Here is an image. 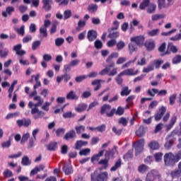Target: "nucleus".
Listing matches in <instances>:
<instances>
[{
    "instance_id": "1",
    "label": "nucleus",
    "mask_w": 181,
    "mask_h": 181,
    "mask_svg": "<svg viewBox=\"0 0 181 181\" xmlns=\"http://www.w3.org/2000/svg\"><path fill=\"white\" fill-rule=\"evenodd\" d=\"M119 54L118 52H112L111 54L106 59V63L108 64L101 71L99 72L100 76H105V74H109L110 71L112 67H115V63L112 61L114 59L118 58Z\"/></svg>"
},
{
    "instance_id": "2",
    "label": "nucleus",
    "mask_w": 181,
    "mask_h": 181,
    "mask_svg": "<svg viewBox=\"0 0 181 181\" xmlns=\"http://www.w3.org/2000/svg\"><path fill=\"white\" fill-rule=\"evenodd\" d=\"M91 181H108V173L107 171L98 173L95 170L90 174Z\"/></svg>"
},
{
    "instance_id": "3",
    "label": "nucleus",
    "mask_w": 181,
    "mask_h": 181,
    "mask_svg": "<svg viewBox=\"0 0 181 181\" xmlns=\"http://www.w3.org/2000/svg\"><path fill=\"white\" fill-rule=\"evenodd\" d=\"M164 163L165 166H171L173 167L177 163L176 158L175 157V154L173 153H166L163 157Z\"/></svg>"
},
{
    "instance_id": "4",
    "label": "nucleus",
    "mask_w": 181,
    "mask_h": 181,
    "mask_svg": "<svg viewBox=\"0 0 181 181\" xmlns=\"http://www.w3.org/2000/svg\"><path fill=\"white\" fill-rule=\"evenodd\" d=\"M148 95H150V97H155V94H157V95L160 97H163L164 95H166L168 94V90H160L156 89L155 88H153L151 90L148 89L147 90Z\"/></svg>"
},
{
    "instance_id": "5",
    "label": "nucleus",
    "mask_w": 181,
    "mask_h": 181,
    "mask_svg": "<svg viewBox=\"0 0 181 181\" xmlns=\"http://www.w3.org/2000/svg\"><path fill=\"white\" fill-rule=\"evenodd\" d=\"M124 107L119 106L117 107V110L115 108H112L110 112H106V117L108 118H112L114 117V115L116 114V115H124Z\"/></svg>"
},
{
    "instance_id": "6",
    "label": "nucleus",
    "mask_w": 181,
    "mask_h": 181,
    "mask_svg": "<svg viewBox=\"0 0 181 181\" xmlns=\"http://www.w3.org/2000/svg\"><path fill=\"white\" fill-rule=\"evenodd\" d=\"M166 106H161L160 108H158V112L154 115L155 121H160L163 115L166 114Z\"/></svg>"
},
{
    "instance_id": "7",
    "label": "nucleus",
    "mask_w": 181,
    "mask_h": 181,
    "mask_svg": "<svg viewBox=\"0 0 181 181\" xmlns=\"http://www.w3.org/2000/svg\"><path fill=\"white\" fill-rule=\"evenodd\" d=\"M130 40L137 46H139V47H142V46H144V42H145V37L144 35L135 36L132 37Z\"/></svg>"
},
{
    "instance_id": "8",
    "label": "nucleus",
    "mask_w": 181,
    "mask_h": 181,
    "mask_svg": "<svg viewBox=\"0 0 181 181\" xmlns=\"http://www.w3.org/2000/svg\"><path fill=\"white\" fill-rule=\"evenodd\" d=\"M176 122H177V116L176 115H173L169 121V123L165 126L166 131H170L173 127H175Z\"/></svg>"
},
{
    "instance_id": "9",
    "label": "nucleus",
    "mask_w": 181,
    "mask_h": 181,
    "mask_svg": "<svg viewBox=\"0 0 181 181\" xmlns=\"http://www.w3.org/2000/svg\"><path fill=\"white\" fill-rule=\"evenodd\" d=\"M144 46L148 52H152L156 47V43L153 40H147L144 43Z\"/></svg>"
},
{
    "instance_id": "10",
    "label": "nucleus",
    "mask_w": 181,
    "mask_h": 181,
    "mask_svg": "<svg viewBox=\"0 0 181 181\" xmlns=\"http://www.w3.org/2000/svg\"><path fill=\"white\" fill-rule=\"evenodd\" d=\"M170 52L177 53V47L172 43H169L168 45L167 50L164 53L161 54V56H166V54H170Z\"/></svg>"
},
{
    "instance_id": "11",
    "label": "nucleus",
    "mask_w": 181,
    "mask_h": 181,
    "mask_svg": "<svg viewBox=\"0 0 181 181\" xmlns=\"http://www.w3.org/2000/svg\"><path fill=\"white\" fill-rule=\"evenodd\" d=\"M16 123L19 127H25V128H28V127H29V125L32 124V121L30 120V119L24 118L23 119L17 120Z\"/></svg>"
},
{
    "instance_id": "12",
    "label": "nucleus",
    "mask_w": 181,
    "mask_h": 181,
    "mask_svg": "<svg viewBox=\"0 0 181 181\" xmlns=\"http://www.w3.org/2000/svg\"><path fill=\"white\" fill-rule=\"evenodd\" d=\"M180 128H175L174 129L170 134L168 135V139L170 138H175V136H181V123L179 124Z\"/></svg>"
},
{
    "instance_id": "13",
    "label": "nucleus",
    "mask_w": 181,
    "mask_h": 181,
    "mask_svg": "<svg viewBox=\"0 0 181 181\" xmlns=\"http://www.w3.org/2000/svg\"><path fill=\"white\" fill-rule=\"evenodd\" d=\"M98 34L97 33V31L95 30H90L88 31L87 33V39L89 42H94L95 39H97V36Z\"/></svg>"
},
{
    "instance_id": "14",
    "label": "nucleus",
    "mask_w": 181,
    "mask_h": 181,
    "mask_svg": "<svg viewBox=\"0 0 181 181\" xmlns=\"http://www.w3.org/2000/svg\"><path fill=\"white\" fill-rule=\"evenodd\" d=\"M21 49H22V44H18L13 47V50L16 52V54H17V56H23L24 54H26V52Z\"/></svg>"
},
{
    "instance_id": "15",
    "label": "nucleus",
    "mask_w": 181,
    "mask_h": 181,
    "mask_svg": "<svg viewBox=\"0 0 181 181\" xmlns=\"http://www.w3.org/2000/svg\"><path fill=\"white\" fill-rule=\"evenodd\" d=\"M43 4V9L46 11H50L52 9V5H53V0H42Z\"/></svg>"
},
{
    "instance_id": "16",
    "label": "nucleus",
    "mask_w": 181,
    "mask_h": 181,
    "mask_svg": "<svg viewBox=\"0 0 181 181\" xmlns=\"http://www.w3.org/2000/svg\"><path fill=\"white\" fill-rule=\"evenodd\" d=\"M104 151L105 150L100 151L98 154H95L91 157L90 162L93 163V165L95 162H98V160H100V158H101V156H104Z\"/></svg>"
},
{
    "instance_id": "17",
    "label": "nucleus",
    "mask_w": 181,
    "mask_h": 181,
    "mask_svg": "<svg viewBox=\"0 0 181 181\" xmlns=\"http://www.w3.org/2000/svg\"><path fill=\"white\" fill-rule=\"evenodd\" d=\"M87 145H88V141L78 140L75 143L74 149H76V151H80V149H81L83 146H87Z\"/></svg>"
},
{
    "instance_id": "18",
    "label": "nucleus",
    "mask_w": 181,
    "mask_h": 181,
    "mask_svg": "<svg viewBox=\"0 0 181 181\" xmlns=\"http://www.w3.org/2000/svg\"><path fill=\"white\" fill-rule=\"evenodd\" d=\"M109 160L107 159H101L98 161V165H102V167L99 168V170H106L107 168H108Z\"/></svg>"
},
{
    "instance_id": "19",
    "label": "nucleus",
    "mask_w": 181,
    "mask_h": 181,
    "mask_svg": "<svg viewBox=\"0 0 181 181\" xmlns=\"http://www.w3.org/2000/svg\"><path fill=\"white\" fill-rule=\"evenodd\" d=\"M148 146L152 151H158V149L160 148V145L159 144V142L155 140H153L150 143H148Z\"/></svg>"
},
{
    "instance_id": "20",
    "label": "nucleus",
    "mask_w": 181,
    "mask_h": 181,
    "mask_svg": "<svg viewBox=\"0 0 181 181\" xmlns=\"http://www.w3.org/2000/svg\"><path fill=\"white\" fill-rule=\"evenodd\" d=\"M74 138H77V134H76V131L74 129L70 130L64 136V139L69 141V139H73Z\"/></svg>"
},
{
    "instance_id": "21",
    "label": "nucleus",
    "mask_w": 181,
    "mask_h": 181,
    "mask_svg": "<svg viewBox=\"0 0 181 181\" xmlns=\"http://www.w3.org/2000/svg\"><path fill=\"white\" fill-rule=\"evenodd\" d=\"M12 12H15V7L8 6L6 8V11H2L1 15L4 18H8V15H12Z\"/></svg>"
},
{
    "instance_id": "22",
    "label": "nucleus",
    "mask_w": 181,
    "mask_h": 181,
    "mask_svg": "<svg viewBox=\"0 0 181 181\" xmlns=\"http://www.w3.org/2000/svg\"><path fill=\"white\" fill-rule=\"evenodd\" d=\"M122 73H123L124 76H136V74L139 73V71H134V69H128L124 70L123 71H122Z\"/></svg>"
},
{
    "instance_id": "23",
    "label": "nucleus",
    "mask_w": 181,
    "mask_h": 181,
    "mask_svg": "<svg viewBox=\"0 0 181 181\" xmlns=\"http://www.w3.org/2000/svg\"><path fill=\"white\" fill-rule=\"evenodd\" d=\"M62 170L65 175L73 174V167L69 164H65L62 168Z\"/></svg>"
},
{
    "instance_id": "24",
    "label": "nucleus",
    "mask_w": 181,
    "mask_h": 181,
    "mask_svg": "<svg viewBox=\"0 0 181 181\" xmlns=\"http://www.w3.org/2000/svg\"><path fill=\"white\" fill-rule=\"evenodd\" d=\"M66 100H78V96H77V95L76 94V92H74V90H70L66 94Z\"/></svg>"
},
{
    "instance_id": "25",
    "label": "nucleus",
    "mask_w": 181,
    "mask_h": 181,
    "mask_svg": "<svg viewBox=\"0 0 181 181\" xmlns=\"http://www.w3.org/2000/svg\"><path fill=\"white\" fill-rule=\"evenodd\" d=\"M146 133V129L144 126H140L138 130L136 132V135L142 138Z\"/></svg>"
},
{
    "instance_id": "26",
    "label": "nucleus",
    "mask_w": 181,
    "mask_h": 181,
    "mask_svg": "<svg viewBox=\"0 0 181 181\" xmlns=\"http://www.w3.org/2000/svg\"><path fill=\"white\" fill-rule=\"evenodd\" d=\"M134 158V149L129 150L126 154L123 156L124 160H129Z\"/></svg>"
},
{
    "instance_id": "27",
    "label": "nucleus",
    "mask_w": 181,
    "mask_h": 181,
    "mask_svg": "<svg viewBox=\"0 0 181 181\" xmlns=\"http://www.w3.org/2000/svg\"><path fill=\"white\" fill-rule=\"evenodd\" d=\"M122 163V160L121 158H119L115 163V165L110 168V172H116V170L121 168V165Z\"/></svg>"
},
{
    "instance_id": "28",
    "label": "nucleus",
    "mask_w": 181,
    "mask_h": 181,
    "mask_svg": "<svg viewBox=\"0 0 181 181\" xmlns=\"http://www.w3.org/2000/svg\"><path fill=\"white\" fill-rule=\"evenodd\" d=\"M149 166L145 165V164H141L138 167V172L139 173H146V172H148L149 170Z\"/></svg>"
},
{
    "instance_id": "29",
    "label": "nucleus",
    "mask_w": 181,
    "mask_h": 181,
    "mask_svg": "<svg viewBox=\"0 0 181 181\" xmlns=\"http://www.w3.org/2000/svg\"><path fill=\"white\" fill-rule=\"evenodd\" d=\"M111 110V105L110 104H105L100 108V114L101 115H104V114H107V111H110Z\"/></svg>"
},
{
    "instance_id": "30",
    "label": "nucleus",
    "mask_w": 181,
    "mask_h": 181,
    "mask_svg": "<svg viewBox=\"0 0 181 181\" xmlns=\"http://www.w3.org/2000/svg\"><path fill=\"white\" fill-rule=\"evenodd\" d=\"M149 4H151V0H143L139 5V9L144 11V9H146L149 6Z\"/></svg>"
},
{
    "instance_id": "31",
    "label": "nucleus",
    "mask_w": 181,
    "mask_h": 181,
    "mask_svg": "<svg viewBox=\"0 0 181 181\" xmlns=\"http://www.w3.org/2000/svg\"><path fill=\"white\" fill-rule=\"evenodd\" d=\"M91 84L92 86H96V87L94 88V90L98 91V90L101 88V79H95L92 81Z\"/></svg>"
},
{
    "instance_id": "32",
    "label": "nucleus",
    "mask_w": 181,
    "mask_h": 181,
    "mask_svg": "<svg viewBox=\"0 0 181 181\" xmlns=\"http://www.w3.org/2000/svg\"><path fill=\"white\" fill-rule=\"evenodd\" d=\"M175 138L171 137V139L165 142L164 144V148L165 149H170L172 146H173V144H175Z\"/></svg>"
},
{
    "instance_id": "33",
    "label": "nucleus",
    "mask_w": 181,
    "mask_h": 181,
    "mask_svg": "<svg viewBox=\"0 0 181 181\" xmlns=\"http://www.w3.org/2000/svg\"><path fill=\"white\" fill-rule=\"evenodd\" d=\"M129 50L130 54L134 53V52H136V50H138V45L135 43H134L133 42H131L129 45Z\"/></svg>"
},
{
    "instance_id": "34",
    "label": "nucleus",
    "mask_w": 181,
    "mask_h": 181,
    "mask_svg": "<svg viewBox=\"0 0 181 181\" xmlns=\"http://www.w3.org/2000/svg\"><path fill=\"white\" fill-rule=\"evenodd\" d=\"M47 151H54L57 149V142H51L47 145Z\"/></svg>"
},
{
    "instance_id": "35",
    "label": "nucleus",
    "mask_w": 181,
    "mask_h": 181,
    "mask_svg": "<svg viewBox=\"0 0 181 181\" xmlns=\"http://www.w3.org/2000/svg\"><path fill=\"white\" fill-rule=\"evenodd\" d=\"M129 94H131V90H129V88L128 86L123 87L120 93V95L122 97H124V95H129Z\"/></svg>"
},
{
    "instance_id": "36",
    "label": "nucleus",
    "mask_w": 181,
    "mask_h": 181,
    "mask_svg": "<svg viewBox=\"0 0 181 181\" xmlns=\"http://www.w3.org/2000/svg\"><path fill=\"white\" fill-rule=\"evenodd\" d=\"M75 110L77 112H83V111H86V110H87V104L81 103L75 108Z\"/></svg>"
},
{
    "instance_id": "37",
    "label": "nucleus",
    "mask_w": 181,
    "mask_h": 181,
    "mask_svg": "<svg viewBox=\"0 0 181 181\" xmlns=\"http://www.w3.org/2000/svg\"><path fill=\"white\" fill-rule=\"evenodd\" d=\"M108 31L110 32L109 35H108V37H110V39H117V37H119V32L118 31H111V30H108Z\"/></svg>"
},
{
    "instance_id": "38",
    "label": "nucleus",
    "mask_w": 181,
    "mask_h": 181,
    "mask_svg": "<svg viewBox=\"0 0 181 181\" xmlns=\"http://www.w3.org/2000/svg\"><path fill=\"white\" fill-rule=\"evenodd\" d=\"M30 163H32L29 160V157H28V156H24L22 158L21 164L23 165V166H29Z\"/></svg>"
},
{
    "instance_id": "39",
    "label": "nucleus",
    "mask_w": 181,
    "mask_h": 181,
    "mask_svg": "<svg viewBox=\"0 0 181 181\" xmlns=\"http://www.w3.org/2000/svg\"><path fill=\"white\" fill-rule=\"evenodd\" d=\"M122 76H124V74L122 72H120L117 76L115 78V81L119 84V86H122V83H124V79H122Z\"/></svg>"
},
{
    "instance_id": "40",
    "label": "nucleus",
    "mask_w": 181,
    "mask_h": 181,
    "mask_svg": "<svg viewBox=\"0 0 181 181\" xmlns=\"http://www.w3.org/2000/svg\"><path fill=\"white\" fill-rule=\"evenodd\" d=\"M164 62L163 59H155L153 61V66L155 67V69H160V66H162V64H163Z\"/></svg>"
},
{
    "instance_id": "41",
    "label": "nucleus",
    "mask_w": 181,
    "mask_h": 181,
    "mask_svg": "<svg viewBox=\"0 0 181 181\" xmlns=\"http://www.w3.org/2000/svg\"><path fill=\"white\" fill-rule=\"evenodd\" d=\"M155 70V66L153 64L148 65L146 67L143 69V73H150V71H153Z\"/></svg>"
},
{
    "instance_id": "42",
    "label": "nucleus",
    "mask_w": 181,
    "mask_h": 181,
    "mask_svg": "<svg viewBox=\"0 0 181 181\" xmlns=\"http://www.w3.org/2000/svg\"><path fill=\"white\" fill-rule=\"evenodd\" d=\"M8 54H9V49L7 48H5L4 49H0V57H1V59L6 58Z\"/></svg>"
},
{
    "instance_id": "43",
    "label": "nucleus",
    "mask_w": 181,
    "mask_h": 181,
    "mask_svg": "<svg viewBox=\"0 0 181 181\" xmlns=\"http://www.w3.org/2000/svg\"><path fill=\"white\" fill-rule=\"evenodd\" d=\"M30 138V134L26 133L23 135L21 141V145H25V143L28 142V140Z\"/></svg>"
},
{
    "instance_id": "44",
    "label": "nucleus",
    "mask_w": 181,
    "mask_h": 181,
    "mask_svg": "<svg viewBox=\"0 0 181 181\" xmlns=\"http://www.w3.org/2000/svg\"><path fill=\"white\" fill-rule=\"evenodd\" d=\"M114 155H115L114 150L106 151L105 153V159L110 161V156H114Z\"/></svg>"
},
{
    "instance_id": "45",
    "label": "nucleus",
    "mask_w": 181,
    "mask_h": 181,
    "mask_svg": "<svg viewBox=\"0 0 181 181\" xmlns=\"http://www.w3.org/2000/svg\"><path fill=\"white\" fill-rule=\"evenodd\" d=\"M97 9H98V6L97 4H90L88 6V11L91 13L97 12Z\"/></svg>"
},
{
    "instance_id": "46",
    "label": "nucleus",
    "mask_w": 181,
    "mask_h": 181,
    "mask_svg": "<svg viewBox=\"0 0 181 181\" xmlns=\"http://www.w3.org/2000/svg\"><path fill=\"white\" fill-rule=\"evenodd\" d=\"M75 129L76 131V134L78 135H80V134L86 131V127H84L83 125L76 126L75 127Z\"/></svg>"
},
{
    "instance_id": "47",
    "label": "nucleus",
    "mask_w": 181,
    "mask_h": 181,
    "mask_svg": "<svg viewBox=\"0 0 181 181\" xmlns=\"http://www.w3.org/2000/svg\"><path fill=\"white\" fill-rule=\"evenodd\" d=\"M40 45H42V42H40V40L33 42L32 50H36L37 48L40 47Z\"/></svg>"
},
{
    "instance_id": "48",
    "label": "nucleus",
    "mask_w": 181,
    "mask_h": 181,
    "mask_svg": "<svg viewBox=\"0 0 181 181\" xmlns=\"http://www.w3.org/2000/svg\"><path fill=\"white\" fill-rule=\"evenodd\" d=\"M145 144V139H141L138 141L137 146L136 147V151L138 152L139 148H144V145Z\"/></svg>"
},
{
    "instance_id": "49",
    "label": "nucleus",
    "mask_w": 181,
    "mask_h": 181,
    "mask_svg": "<svg viewBox=\"0 0 181 181\" xmlns=\"http://www.w3.org/2000/svg\"><path fill=\"white\" fill-rule=\"evenodd\" d=\"M91 152V150L90 148H84L80 151L79 155L81 156H87Z\"/></svg>"
},
{
    "instance_id": "50",
    "label": "nucleus",
    "mask_w": 181,
    "mask_h": 181,
    "mask_svg": "<svg viewBox=\"0 0 181 181\" xmlns=\"http://www.w3.org/2000/svg\"><path fill=\"white\" fill-rule=\"evenodd\" d=\"M165 16L164 14H155L152 16L151 19L152 21H159V19H164Z\"/></svg>"
},
{
    "instance_id": "51",
    "label": "nucleus",
    "mask_w": 181,
    "mask_h": 181,
    "mask_svg": "<svg viewBox=\"0 0 181 181\" xmlns=\"http://www.w3.org/2000/svg\"><path fill=\"white\" fill-rule=\"evenodd\" d=\"M70 18H71V10H66L64 12V21H67V19H70Z\"/></svg>"
},
{
    "instance_id": "52",
    "label": "nucleus",
    "mask_w": 181,
    "mask_h": 181,
    "mask_svg": "<svg viewBox=\"0 0 181 181\" xmlns=\"http://www.w3.org/2000/svg\"><path fill=\"white\" fill-rule=\"evenodd\" d=\"M159 29H155L153 30H151L148 33V36H151V37H153V36H158V35H159Z\"/></svg>"
},
{
    "instance_id": "53",
    "label": "nucleus",
    "mask_w": 181,
    "mask_h": 181,
    "mask_svg": "<svg viewBox=\"0 0 181 181\" xmlns=\"http://www.w3.org/2000/svg\"><path fill=\"white\" fill-rule=\"evenodd\" d=\"M119 28V21H115L113 22V26L110 29L111 32H114V30H118Z\"/></svg>"
},
{
    "instance_id": "54",
    "label": "nucleus",
    "mask_w": 181,
    "mask_h": 181,
    "mask_svg": "<svg viewBox=\"0 0 181 181\" xmlns=\"http://www.w3.org/2000/svg\"><path fill=\"white\" fill-rule=\"evenodd\" d=\"M3 175L5 178L12 177V176H13V173L9 169H6V170H4Z\"/></svg>"
},
{
    "instance_id": "55",
    "label": "nucleus",
    "mask_w": 181,
    "mask_h": 181,
    "mask_svg": "<svg viewBox=\"0 0 181 181\" xmlns=\"http://www.w3.org/2000/svg\"><path fill=\"white\" fill-rule=\"evenodd\" d=\"M162 156H163V153H156L154 154V158H155V160L156 162H160V160H162Z\"/></svg>"
},
{
    "instance_id": "56",
    "label": "nucleus",
    "mask_w": 181,
    "mask_h": 181,
    "mask_svg": "<svg viewBox=\"0 0 181 181\" xmlns=\"http://www.w3.org/2000/svg\"><path fill=\"white\" fill-rule=\"evenodd\" d=\"M63 43H64V38L58 37L55 40V45L57 46V47H60Z\"/></svg>"
},
{
    "instance_id": "57",
    "label": "nucleus",
    "mask_w": 181,
    "mask_h": 181,
    "mask_svg": "<svg viewBox=\"0 0 181 181\" xmlns=\"http://www.w3.org/2000/svg\"><path fill=\"white\" fill-rule=\"evenodd\" d=\"M171 176L173 177H180L181 176V170L179 169L175 170L171 173Z\"/></svg>"
},
{
    "instance_id": "58",
    "label": "nucleus",
    "mask_w": 181,
    "mask_h": 181,
    "mask_svg": "<svg viewBox=\"0 0 181 181\" xmlns=\"http://www.w3.org/2000/svg\"><path fill=\"white\" fill-rule=\"evenodd\" d=\"M181 62V55L177 54L173 59V64H179Z\"/></svg>"
},
{
    "instance_id": "59",
    "label": "nucleus",
    "mask_w": 181,
    "mask_h": 181,
    "mask_svg": "<svg viewBox=\"0 0 181 181\" xmlns=\"http://www.w3.org/2000/svg\"><path fill=\"white\" fill-rule=\"evenodd\" d=\"M176 97H177V95L176 93L173 94L170 96V105H174L175 101H176Z\"/></svg>"
},
{
    "instance_id": "60",
    "label": "nucleus",
    "mask_w": 181,
    "mask_h": 181,
    "mask_svg": "<svg viewBox=\"0 0 181 181\" xmlns=\"http://www.w3.org/2000/svg\"><path fill=\"white\" fill-rule=\"evenodd\" d=\"M118 122H119V124H120L123 127H127V125H128V120L125 117H121L119 119Z\"/></svg>"
},
{
    "instance_id": "61",
    "label": "nucleus",
    "mask_w": 181,
    "mask_h": 181,
    "mask_svg": "<svg viewBox=\"0 0 181 181\" xmlns=\"http://www.w3.org/2000/svg\"><path fill=\"white\" fill-rule=\"evenodd\" d=\"M156 11V6L155 4H151L150 7L147 9L148 13H155Z\"/></svg>"
},
{
    "instance_id": "62",
    "label": "nucleus",
    "mask_w": 181,
    "mask_h": 181,
    "mask_svg": "<svg viewBox=\"0 0 181 181\" xmlns=\"http://www.w3.org/2000/svg\"><path fill=\"white\" fill-rule=\"evenodd\" d=\"M166 0H158V5L159 9H163L166 6Z\"/></svg>"
},
{
    "instance_id": "63",
    "label": "nucleus",
    "mask_w": 181,
    "mask_h": 181,
    "mask_svg": "<svg viewBox=\"0 0 181 181\" xmlns=\"http://www.w3.org/2000/svg\"><path fill=\"white\" fill-rule=\"evenodd\" d=\"M106 128H107V126H105V124H103L102 125L95 127V129L96 131H98V132L103 133L104 132V131H105Z\"/></svg>"
},
{
    "instance_id": "64",
    "label": "nucleus",
    "mask_w": 181,
    "mask_h": 181,
    "mask_svg": "<svg viewBox=\"0 0 181 181\" xmlns=\"http://www.w3.org/2000/svg\"><path fill=\"white\" fill-rule=\"evenodd\" d=\"M125 47V42L124 41H119L117 43V50H122L123 48Z\"/></svg>"
}]
</instances>
